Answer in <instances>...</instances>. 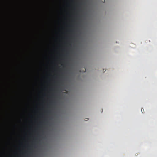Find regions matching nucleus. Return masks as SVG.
I'll return each mask as SVG.
<instances>
[{"instance_id":"obj_1","label":"nucleus","mask_w":157,"mask_h":157,"mask_svg":"<svg viewBox=\"0 0 157 157\" xmlns=\"http://www.w3.org/2000/svg\"><path fill=\"white\" fill-rule=\"evenodd\" d=\"M57 87L56 86H53L50 87L48 89L45 88L44 90L47 91L48 94H51L54 93L57 90Z\"/></svg>"},{"instance_id":"obj_2","label":"nucleus","mask_w":157,"mask_h":157,"mask_svg":"<svg viewBox=\"0 0 157 157\" xmlns=\"http://www.w3.org/2000/svg\"><path fill=\"white\" fill-rule=\"evenodd\" d=\"M105 2V0H104V2Z\"/></svg>"}]
</instances>
